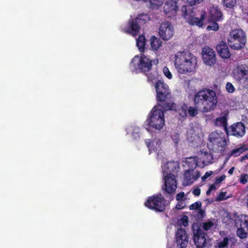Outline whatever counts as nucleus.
Here are the masks:
<instances>
[{"label":"nucleus","instance_id":"nucleus-37","mask_svg":"<svg viewBox=\"0 0 248 248\" xmlns=\"http://www.w3.org/2000/svg\"><path fill=\"white\" fill-rule=\"evenodd\" d=\"M146 145L148 148L149 153L151 154L153 151H155L154 147L153 146V141L148 140L145 141Z\"/></svg>","mask_w":248,"mask_h":248},{"label":"nucleus","instance_id":"nucleus-16","mask_svg":"<svg viewBox=\"0 0 248 248\" xmlns=\"http://www.w3.org/2000/svg\"><path fill=\"white\" fill-rule=\"evenodd\" d=\"M229 130L231 135L237 138H241L245 135L246 126L241 122H237L230 126Z\"/></svg>","mask_w":248,"mask_h":248},{"label":"nucleus","instance_id":"nucleus-20","mask_svg":"<svg viewBox=\"0 0 248 248\" xmlns=\"http://www.w3.org/2000/svg\"><path fill=\"white\" fill-rule=\"evenodd\" d=\"M201 176L199 171L194 172L193 170H187L184 174V182L186 185H190Z\"/></svg>","mask_w":248,"mask_h":248},{"label":"nucleus","instance_id":"nucleus-13","mask_svg":"<svg viewBox=\"0 0 248 248\" xmlns=\"http://www.w3.org/2000/svg\"><path fill=\"white\" fill-rule=\"evenodd\" d=\"M142 16H139L134 19L128 20L127 27L124 30V32L136 36L140 29V25L144 24L145 20L141 19Z\"/></svg>","mask_w":248,"mask_h":248},{"label":"nucleus","instance_id":"nucleus-35","mask_svg":"<svg viewBox=\"0 0 248 248\" xmlns=\"http://www.w3.org/2000/svg\"><path fill=\"white\" fill-rule=\"evenodd\" d=\"M214 225V224L213 222L210 220H208L203 223L202 228L204 230L208 231L213 227Z\"/></svg>","mask_w":248,"mask_h":248},{"label":"nucleus","instance_id":"nucleus-10","mask_svg":"<svg viewBox=\"0 0 248 248\" xmlns=\"http://www.w3.org/2000/svg\"><path fill=\"white\" fill-rule=\"evenodd\" d=\"M233 78L240 84H245L248 81V65L237 64L232 71Z\"/></svg>","mask_w":248,"mask_h":248},{"label":"nucleus","instance_id":"nucleus-31","mask_svg":"<svg viewBox=\"0 0 248 248\" xmlns=\"http://www.w3.org/2000/svg\"><path fill=\"white\" fill-rule=\"evenodd\" d=\"M188 106L186 104H183L181 107L179 112V115L183 118H186L187 114Z\"/></svg>","mask_w":248,"mask_h":248},{"label":"nucleus","instance_id":"nucleus-8","mask_svg":"<svg viewBox=\"0 0 248 248\" xmlns=\"http://www.w3.org/2000/svg\"><path fill=\"white\" fill-rule=\"evenodd\" d=\"M246 42V36L241 29L232 30L228 38V43L230 47L234 50H239L243 47Z\"/></svg>","mask_w":248,"mask_h":248},{"label":"nucleus","instance_id":"nucleus-17","mask_svg":"<svg viewBox=\"0 0 248 248\" xmlns=\"http://www.w3.org/2000/svg\"><path fill=\"white\" fill-rule=\"evenodd\" d=\"M175 237L178 247L186 248L188 242V237L186 230L181 228L178 229Z\"/></svg>","mask_w":248,"mask_h":248},{"label":"nucleus","instance_id":"nucleus-52","mask_svg":"<svg viewBox=\"0 0 248 248\" xmlns=\"http://www.w3.org/2000/svg\"><path fill=\"white\" fill-rule=\"evenodd\" d=\"M209 188L212 190H214L216 189V186L214 185H212L210 186Z\"/></svg>","mask_w":248,"mask_h":248},{"label":"nucleus","instance_id":"nucleus-22","mask_svg":"<svg viewBox=\"0 0 248 248\" xmlns=\"http://www.w3.org/2000/svg\"><path fill=\"white\" fill-rule=\"evenodd\" d=\"M228 113H224L222 116L216 118L215 124L216 126H222L224 130L228 133Z\"/></svg>","mask_w":248,"mask_h":248},{"label":"nucleus","instance_id":"nucleus-54","mask_svg":"<svg viewBox=\"0 0 248 248\" xmlns=\"http://www.w3.org/2000/svg\"><path fill=\"white\" fill-rule=\"evenodd\" d=\"M135 134V138H136L137 137H138V138L140 137V135L138 133H133V136H134Z\"/></svg>","mask_w":248,"mask_h":248},{"label":"nucleus","instance_id":"nucleus-21","mask_svg":"<svg viewBox=\"0 0 248 248\" xmlns=\"http://www.w3.org/2000/svg\"><path fill=\"white\" fill-rule=\"evenodd\" d=\"M209 14L210 20H215L216 21H220L223 18V14L217 6H212L209 9Z\"/></svg>","mask_w":248,"mask_h":248},{"label":"nucleus","instance_id":"nucleus-36","mask_svg":"<svg viewBox=\"0 0 248 248\" xmlns=\"http://www.w3.org/2000/svg\"><path fill=\"white\" fill-rule=\"evenodd\" d=\"M227 91L229 93H232L235 91V88L231 82H227L226 85Z\"/></svg>","mask_w":248,"mask_h":248},{"label":"nucleus","instance_id":"nucleus-2","mask_svg":"<svg viewBox=\"0 0 248 248\" xmlns=\"http://www.w3.org/2000/svg\"><path fill=\"white\" fill-rule=\"evenodd\" d=\"M155 86L157 106L165 111L176 110V104L172 100L171 91L169 86L163 80H157Z\"/></svg>","mask_w":248,"mask_h":248},{"label":"nucleus","instance_id":"nucleus-12","mask_svg":"<svg viewBox=\"0 0 248 248\" xmlns=\"http://www.w3.org/2000/svg\"><path fill=\"white\" fill-rule=\"evenodd\" d=\"M193 241L197 248H205L207 244L206 233L195 223L192 225Z\"/></svg>","mask_w":248,"mask_h":248},{"label":"nucleus","instance_id":"nucleus-23","mask_svg":"<svg viewBox=\"0 0 248 248\" xmlns=\"http://www.w3.org/2000/svg\"><path fill=\"white\" fill-rule=\"evenodd\" d=\"M248 150V147L246 145H243L240 147L235 148L228 153V156L230 157L232 156L237 157L241 154Z\"/></svg>","mask_w":248,"mask_h":248},{"label":"nucleus","instance_id":"nucleus-40","mask_svg":"<svg viewBox=\"0 0 248 248\" xmlns=\"http://www.w3.org/2000/svg\"><path fill=\"white\" fill-rule=\"evenodd\" d=\"M163 72L165 76L169 79H171L172 76L170 72L169 71V68L167 67H164L163 69Z\"/></svg>","mask_w":248,"mask_h":248},{"label":"nucleus","instance_id":"nucleus-39","mask_svg":"<svg viewBox=\"0 0 248 248\" xmlns=\"http://www.w3.org/2000/svg\"><path fill=\"white\" fill-rule=\"evenodd\" d=\"M240 183L246 184L248 181V174H242L240 177Z\"/></svg>","mask_w":248,"mask_h":248},{"label":"nucleus","instance_id":"nucleus-18","mask_svg":"<svg viewBox=\"0 0 248 248\" xmlns=\"http://www.w3.org/2000/svg\"><path fill=\"white\" fill-rule=\"evenodd\" d=\"M177 10L178 6L175 1L169 0L165 2L164 6V11L169 17L175 16Z\"/></svg>","mask_w":248,"mask_h":248},{"label":"nucleus","instance_id":"nucleus-1","mask_svg":"<svg viewBox=\"0 0 248 248\" xmlns=\"http://www.w3.org/2000/svg\"><path fill=\"white\" fill-rule=\"evenodd\" d=\"M194 105L199 110L204 113L214 110L218 102L217 97L215 91L212 89L203 88L194 94Z\"/></svg>","mask_w":248,"mask_h":248},{"label":"nucleus","instance_id":"nucleus-6","mask_svg":"<svg viewBox=\"0 0 248 248\" xmlns=\"http://www.w3.org/2000/svg\"><path fill=\"white\" fill-rule=\"evenodd\" d=\"M208 148L214 153L222 154L225 151L227 142L224 134L222 132H211L208 137Z\"/></svg>","mask_w":248,"mask_h":248},{"label":"nucleus","instance_id":"nucleus-44","mask_svg":"<svg viewBox=\"0 0 248 248\" xmlns=\"http://www.w3.org/2000/svg\"><path fill=\"white\" fill-rule=\"evenodd\" d=\"M185 197V193L184 192H180L178 193L176 196V199L177 201H183Z\"/></svg>","mask_w":248,"mask_h":248},{"label":"nucleus","instance_id":"nucleus-26","mask_svg":"<svg viewBox=\"0 0 248 248\" xmlns=\"http://www.w3.org/2000/svg\"><path fill=\"white\" fill-rule=\"evenodd\" d=\"M150 41L151 46L155 50H157L161 46L162 43L159 38L154 36L151 37Z\"/></svg>","mask_w":248,"mask_h":248},{"label":"nucleus","instance_id":"nucleus-29","mask_svg":"<svg viewBox=\"0 0 248 248\" xmlns=\"http://www.w3.org/2000/svg\"><path fill=\"white\" fill-rule=\"evenodd\" d=\"M150 7L152 9H157L163 3V0H149Z\"/></svg>","mask_w":248,"mask_h":248},{"label":"nucleus","instance_id":"nucleus-50","mask_svg":"<svg viewBox=\"0 0 248 248\" xmlns=\"http://www.w3.org/2000/svg\"><path fill=\"white\" fill-rule=\"evenodd\" d=\"M246 159H248V153L245 155H243V156H242L241 157V161H243L244 160H245Z\"/></svg>","mask_w":248,"mask_h":248},{"label":"nucleus","instance_id":"nucleus-25","mask_svg":"<svg viewBox=\"0 0 248 248\" xmlns=\"http://www.w3.org/2000/svg\"><path fill=\"white\" fill-rule=\"evenodd\" d=\"M137 46L140 52H143L144 50L146 45V39L143 35H140L137 39Z\"/></svg>","mask_w":248,"mask_h":248},{"label":"nucleus","instance_id":"nucleus-55","mask_svg":"<svg viewBox=\"0 0 248 248\" xmlns=\"http://www.w3.org/2000/svg\"><path fill=\"white\" fill-rule=\"evenodd\" d=\"M247 205H248V195H247Z\"/></svg>","mask_w":248,"mask_h":248},{"label":"nucleus","instance_id":"nucleus-27","mask_svg":"<svg viewBox=\"0 0 248 248\" xmlns=\"http://www.w3.org/2000/svg\"><path fill=\"white\" fill-rule=\"evenodd\" d=\"M200 137L193 131H190L187 133V140L189 142L191 143L193 145H195V143H197L199 140Z\"/></svg>","mask_w":248,"mask_h":248},{"label":"nucleus","instance_id":"nucleus-42","mask_svg":"<svg viewBox=\"0 0 248 248\" xmlns=\"http://www.w3.org/2000/svg\"><path fill=\"white\" fill-rule=\"evenodd\" d=\"M226 178V175L224 174L222 175L220 177H217L216 178L215 183L216 184H219L221 183Z\"/></svg>","mask_w":248,"mask_h":248},{"label":"nucleus","instance_id":"nucleus-14","mask_svg":"<svg viewBox=\"0 0 248 248\" xmlns=\"http://www.w3.org/2000/svg\"><path fill=\"white\" fill-rule=\"evenodd\" d=\"M174 28L169 21H165L160 25L159 34L164 40H169L173 36Z\"/></svg>","mask_w":248,"mask_h":248},{"label":"nucleus","instance_id":"nucleus-5","mask_svg":"<svg viewBox=\"0 0 248 248\" xmlns=\"http://www.w3.org/2000/svg\"><path fill=\"white\" fill-rule=\"evenodd\" d=\"M165 111L163 109H158L157 106H155L147 120L146 130L152 132L162 128L165 125Z\"/></svg>","mask_w":248,"mask_h":248},{"label":"nucleus","instance_id":"nucleus-49","mask_svg":"<svg viewBox=\"0 0 248 248\" xmlns=\"http://www.w3.org/2000/svg\"><path fill=\"white\" fill-rule=\"evenodd\" d=\"M192 193L196 196H199L201 194V189L199 188L194 189Z\"/></svg>","mask_w":248,"mask_h":248},{"label":"nucleus","instance_id":"nucleus-34","mask_svg":"<svg viewBox=\"0 0 248 248\" xmlns=\"http://www.w3.org/2000/svg\"><path fill=\"white\" fill-rule=\"evenodd\" d=\"M212 21V23L210 25H209L207 27V29L209 31L213 30L216 31L219 29L218 24L217 23V21L215 20H210Z\"/></svg>","mask_w":248,"mask_h":248},{"label":"nucleus","instance_id":"nucleus-3","mask_svg":"<svg viewBox=\"0 0 248 248\" xmlns=\"http://www.w3.org/2000/svg\"><path fill=\"white\" fill-rule=\"evenodd\" d=\"M203 0H187L189 6L184 5L182 7V16L191 25H197L200 27L203 25V21L206 17V12L205 10H198L197 12L194 11L192 6L198 4Z\"/></svg>","mask_w":248,"mask_h":248},{"label":"nucleus","instance_id":"nucleus-38","mask_svg":"<svg viewBox=\"0 0 248 248\" xmlns=\"http://www.w3.org/2000/svg\"><path fill=\"white\" fill-rule=\"evenodd\" d=\"M202 203L200 202H196L190 206V210H198L202 207Z\"/></svg>","mask_w":248,"mask_h":248},{"label":"nucleus","instance_id":"nucleus-4","mask_svg":"<svg viewBox=\"0 0 248 248\" xmlns=\"http://www.w3.org/2000/svg\"><path fill=\"white\" fill-rule=\"evenodd\" d=\"M174 66L178 73L184 74L193 71L197 64V58L188 51H178L175 55Z\"/></svg>","mask_w":248,"mask_h":248},{"label":"nucleus","instance_id":"nucleus-53","mask_svg":"<svg viewBox=\"0 0 248 248\" xmlns=\"http://www.w3.org/2000/svg\"><path fill=\"white\" fill-rule=\"evenodd\" d=\"M212 190L209 188L208 190L206 191V194L207 195H209Z\"/></svg>","mask_w":248,"mask_h":248},{"label":"nucleus","instance_id":"nucleus-7","mask_svg":"<svg viewBox=\"0 0 248 248\" xmlns=\"http://www.w3.org/2000/svg\"><path fill=\"white\" fill-rule=\"evenodd\" d=\"M152 67V61L143 54L135 56L130 64L131 70L137 73L149 72Z\"/></svg>","mask_w":248,"mask_h":248},{"label":"nucleus","instance_id":"nucleus-19","mask_svg":"<svg viewBox=\"0 0 248 248\" xmlns=\"http://www.w3.org/2000/svg\"><path fill=\"white\" fill-rule=\"evenodd\" d=\"M216 50L219 55L223 59H229L231 56V53L226 43L221 41L217 45Z\"/></svg>","mask_w":248,"mask_h":248},{"label":"nucleus","instance_id":"nucleus-41","mask_svg":"<svg viewBox=\"0 0 248 248\" xmlns=\"http://www.w3.org/2000/svg\"><path fill=\"white\" fill-rule=\"evenodd\" d=\"M186 207V203L184 200L178 201L176 205V208L177 209H183Z\"/></svg>","mask_w":248,"mask_h":248},{"label":"nucleus","instance_id":"nucleus-33","mask_svg":"<svg viewBox=\"0 0 248 248\" xmlns=\"http://www.w3.org/2000/svg\"><path fill=\"white\" fill-rule=\"evenodd\" d=\"M203 156L206 157V159L203 160V163L204 164H205L206 163H212L213 158V155L211 153H208L207 152H204L203 153Z\"/></svg>","mask_w":248,"mask_h":248},{"label":"nucleus","instance_id":"nucleus-47","mask_svg":"<svg viewBox=\"0 0 248 248\" xmlns=\"http://www.w3.org/2000/svg\"><path fill=\"white\" fill-rule=\"evenodd\" d=\"M198 212V216L200 217H203L205 215V211L203 209L201 208V207L199 209Z\"/></svg>","mask_w":248,"mask_h":248},{"label":"nucleus","instance_id":"nucleus-11","mask_svg":"<svg viewBox=\"0 0 248 248\" xmlns=\"http://www.w3.org/2000/svg\"><path fill=\"white\" fill-rule=\"evenodd\" d=\"M175 176L171 173H167L164 177V185L162 187V189L166 194V197L171 196L174 194L177 187V181Z\"/></svg>","mask_w":248,"mask_h":248},{"label":"nucleus","instance_id":"nucleus-51","mask_svg":"<svg viewBox=\"0 0 248 248\" xmlns=\"http://www.w3.org/2000/svg\"><path fill=\"white\" fill-rule=\"evenodd\" d=\"M234 168L232 167L228 171V173L230 175L232 174L233 171H234Z\"/></svg>","mask_w":248,"mask_h":248},{"label":"nucleus","instance_id":"nucleus-30","mask_svg":"<svg viewBox=\"0 0 248 248\" xmlns=\"http://www.w3.org/2000/svg\"><path fill=\"white\" fill-rule=\"evenodd\" d=\"M245 229L241 226L237 229L236 234L240 239H245L247 237L248 232L244 230Z\"/></svg>","mask_w":248,"mask_h":248},{"label":"nucleus","instance_id":"nucleus-15","mask_svg":"<svg viewBox=\"0 0 248 248\" xmlns=\"http://www.w3.org/2000/svg\"><path fill=\"white\" fill-rule=\"evenodd\" d=\"M202 57L204 62L208 65H214L217 62L216 55L214 50L207 46L202 48Z\"/></svg>","mask_w":248,"mask_h":248},{"label":"nucleus","instance_id":"nucleus-43","mask_svg":"<svg viewBox=\"0 0 248 248\" xmlns=\"http://www.w3.org/2000/svg\"><path fill=\"white\" fill-rule=\"evenodd\" d=\"M181 220V222H182V224L185 227H186V226H187L188 225V217L186 216H183Z\"/></svg>","mask_w":248,"mask_h":248},{"label":"nucleus","instance_id":"nucleus-24","mask_svg":"<svg viewBox=\"0 0 248 248\" xmlns=\"http://www.w3.org/2000/svg\"><path fill=\"white\" fill-rule=\"evenodd\" d=\"M229 238L226 236L222 239L217 240L214 248H228Z\"/></svg>","mask_w":248,"mask_h":248},{"label":"nucleus","instance_id":"nucleus-48","mask_svg":"<svg viewBox=\"0 0 248 248\" xmlns=\"http://www.w3.org/2000/svg\"><path fill=\"white\" fill-rule=\"evenodd\" d=\"M213 174V172L212 171H207L205 172L204 175L202 177V180H205L207 179L209 176H210Z\"/></svg>","mask_w":248,"mask_h":248},{"label":"nucleus","instance_id":"nucleus-28","mask_svg":"<svg viewBox=\"0 0 248 248\" xmlns=\"http://www.w3.org/2000/svg\"><path fill=\"white\" fill-rule=\"evenodd\" d=\"M222 3L224 7L233 9L236 5V0H222Z\"/></svg>","mask_w":248,"mask_h":248},{"label":"nucleus","instance_id":"nucleus-56","mask_svg":"<svg viewBox=\"0 0 248 248\" xmlns=\"http://www.w3.org/2000/svg\"><path fill=\"white\" fill-rule=\"evenodd\" d=\"M246 248H248V241L247 243L246 244Z\"/></svg>","mask_w":248,"mask_h":248},{"label":"nucleus","instance_id":"nucleus-32","mask_svg":"<svg viewBox=\"0 0 248 248\" xmlns=\"http://www.w3.org/2000/svg\"><path fill=\"white\" fill-rule=\"evenodd\" d=\"M198 110H199V108H197L196 106L190 107H188L187 112L190 116L194 117L198 114Z\"/></svg>","mask_w":248,"mask_h":248},{"label":"nucleus","instance_id":"nucleus-9","mask_svg":"<svg viewBox=\"0 0 248 248\" xmlns=\"http://www.w3.org/2000/svg\"><path fill=\"white\" fill-rule=\"evenodd\" d=\"M144 205L148 208L156 212H164L168 205L167 200L160 193L148 198Z\"/></svg>","mask_w":248,"mask_h":248},{"label":"nucleus","instance_id":"nucleus-46","mask_svg":"<svg viewBox=\"0 0 248 248\" xmlns=\"http://www.w3.org/2000/svg\"><path fill=\"white\" fill-rule=\"evenodd\" d=\"M226 195V193L225 192H221L219 193L218 196H217V200L219 201L224 200L226 199L225 196Z\"/></svg>","mask_w":248,"mask_h":248},{"label":"nucleus","instance_id":"nucleus-45","mask_svg":"<svg viewBox=\"0 0 248 248\" xmlns=\"http://www.w3.org/2000/svg\"><path fill=\"white\" fill-rule=\"evenodd\" d=\"M242 121L246 124H248V112H246L242 115Z\"/></svg>","mask_w":248,"mask_h":248}]
</instances>
